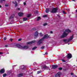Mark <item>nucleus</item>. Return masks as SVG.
I'll use <instances>...</instances> for the list:
<instances>
[{"mask_svg":"<svg viewBox=\"0 0 77 77\" xmlns=\"http://www.w3.org/2000/svg\"><path fill=\"white\" fill-rule=\"evenodd\" d=\"M74 38V35H72V36L70 37V38L68 39H64L63 41L67 43L70 41H71L72 39H73V38Z\"/></svg>","mask_w":77,"mask_h":77,"instance_id":"4","label":"nucleus"},{"mask_svg":"<svg viewBox=\"0 0 77 77\" xmlns=\"http://www.w3.org/2000/svg\"><path fill=\"white\" fill-rule=\"evenodd\" d=\"M23 4L24 5H26V3L25 2H24L23 3Z\"/></svg>","mask_w":77,"mask_h":77,"instance_id":"38","label":"nucleus"},{"mask_svg":"<svg viewBox=\"0 0 77 77\" xmlns=\"http://www.w3.org/2000/svg\"><path fill=\"white\" fill-rule=\"evenodd\" d=\"M23 74H20L18 75V77H21V76H23Z\"/></svg>","mask_w":77,"mask_h":77,"instance_id":"16","label":"nucleus"},{"mask_svg":"<svg viewBox=\"0 0 77 77\" xmlns=\"http://www.w3.org/2000/svg\"><path fill=\"white\" fill-rule=\"evenodd\" d=\"M5 71V69H2L1 70L0 72L1 73H4Z\"/></svg>","mask_w":77,"mask_h":77,"instance_id":"11","label":"nucleus"},{"mask_svg":"<svg viewBox=\"0 0 77 77\" xmlns=\"http://www.w3.org/2000/svg\"><path fill=\"white\" fill-rule=\"evenodd\" d=\"M47 17V15H44L43 16V17H44V18H45V17Z\"/></svg>","mask_w":77,"mask_h":77,"instance_id":"24","label":"nucleus"},{"mask_svg":"<svg viewBox=\"0 0 77 77\" xmlns=\"http://www.w3.org/2000/svg\"><path fill=\"white\" fill-rule=\"evenodd\" d=\"M71 75H73V73H71Z\"/></svg>","mask_w":77,"mask_h":77,"instance_id":"41","label":"nucleus"},{"mask_svg":"<svg viewBox=\"0 0 77 77\" xmlns=\"http://www.w3.org/2000/svg\"><path fill=\"white\" fill-rule=\"evenodd\" d=\"M14 14H13L11 16V18H14Z\"/></svg>","mask_w":77,"mask_h":77,"instance_id":"23","label":"nucleus"},{"mask_svg":"<svg viewBox=\"0 0 77 77\" xmlns=\"http://www.w3.org/2000/svg\"><path fill=\"white\" fill-rule=\"evenodd\" d=\"M36 62L34 63H33V64H34V65H35V64H36Z\"/></svg>","mask_w":77,"mask_h":77,"instance_id":"42","label":"nucleus"},{"mask_svg":"<svg viewBox=\"0 0 77 77\" xmlns=\"http://www.w3.org/2000/svg\"><path fill=\"white\" fill-rule=\"evenodd\" d=\"M41 48H42V49H43L44 48V46H42L41 47Z\"/></svg>","mask_w":77,"mask_h":77,"instance_id":"31","label":"nucleus"},{"mask_svg":"<svg viewBox=\"0 0 77 77\" xmlns=\"http://www.w3.org/2000/svg\"><path fill=\"white\" fill-rule=\"evenodd\" d=\"M67 58L68 59H71L72 57V55L71 54H69L67 55Z\"/></svg>","mask_w":77,"mask_h":77,"instance_id":"8","label":"nucleus"},{"mask_svg":"<svg viewBox=\"0 0 77 77\" xmlns=\"http://www.w3.org/2000/svg\"><path fill=\"white\" fill-rule=\"evenodd\" d=\"M18 10H20V8H18Z\"/></svg>","mask_w":77,"mask_h":77,"instance_id":"43","label":"nucleus"},{"mask_svg":"<svg viewBox=\"0 0 77 77\" xmlns=\"http://www.w3.org/2000/svg\"><path fill=\"white\" fill-rule=\"evenodd\" d=\"M70 32H71V30L69 29H66L65 32H64L62 35L61 36L60 38H63L66 37V36H67V35H68V33H70Z\"/></svg>","mask_w":77,"mask_h":77,"instance_id":"1","label":"nucleus"},{"mask_svg":"<svg viewBox=\"0 0 77 77\" xmlns=\"http://www.w3.org/2000/svg\"><path fill=\"white\" fill-rule=\"evenodd\" d=\"M72 1H73L74 2V1H75V0H72Z\"/></svg>","mask_w":77,"mask_h":77,"instance_id":"49","label":"nucleus"},{"mask_svg":"<svg viewBox=\"0 0 77 77\" xmlns=\"http://www.w3.org/2000/svg\"><path fill=\"white\" fill-rule=\"evenodd\" d=\"M5 0H1L0 1V3H3V2H5Z\"/></svg>","mask_w":77,"mask_h":77,"instance_id":"17","label":"nucleus"},{"mask_svg":"<svg viewBox=\"0 0 77 77\" xmlns=\"http://www.w3.org/2000/svg\"><path fill=\"white\" fill-rule=\"evenodd\" d=\"M42 69H49V67L46 66H42Z\"/></svg>","mask_w":77,"mask_h":77,"instance_id":"6","label":"nucleus"},{"mask_svg":"<svg viewBox=\"0 0 77 77\" xmlns=\"http://www.w3.org/2000/svg\"><path fill=\"white\" fill-rule=\"evenodd\" d=\"M50 33H53V32L52 31H50Z\"/></svg>","mask_w":77,"mask_h":77,"instance_id":"39","label":"nucleus"},{"mask_svg":"<svg viewBox=\"0 0 77 77\" xmlns=\"http://www.w3.org/2000/svg\"><path fill=\"white\" fill-rule=\"evenodd\" d=\"M61 74V72H59L57 73L55 75V77H60V75Z\"/></svg>","mask_w":77,"mask_h":77,"instance_id":"7","label":"nucleus"},{"mask_svg":"<svg viewBox=\"0 0 77 77\" xmlns=\"http://www.w3.org/2000/svg\"><path fill=\"white\" fill-rule=\"evenodd\" d=\"M0 8H2V6H1V5H0Z\"/></svg>","mask_w":77,"mask_h":77,"instance_id":"48","label":"nucleus"},{"mask_svg":"<svg viewBox=\"0 0 77 77\" xmlns=\"http://www.w3.org/2000/svg\"><path fill=\"white\" fill-rule=\"evenodd\" d=\"M36 48H37V47H35L33 48L32 50H35V49H36Z\"/></svg>","mask_w":77,"mask_h":77,"instance_id":"19","label":"nucleus"},{"mask_svg":"<svg viewBox=\"0 0 77 77\" xmlns=\"http://www.w3.org/2000/svg\"><path fill=\"white\" fill-rule=\"evenodd\" d=\"M17 47L23 50H26V49H28V48H29V47L27 46H22L19 45H17Z\"/></svg>","mask_w":77,"mask_h":77,"instance_id":"3","label":"nucleus"},{"mask_svg":"<svg viewBox=\"0 0 77 77\" xmlns=\"http://www.w3.org/2000/svg\"><path fill=\"white\" fill-rule=\"evenodd\" d=\"M62 60L63 62H65V61L64 60Z\"/></svg>","mask_w":77,"mask_h":77,"instance_id":"28","label":"nucleus"},{"mask_svg":"<svg viewBox=\"0 0 77 77\" xmlns=\"http://www.w3.org/2000/svg\"><path fill=\"white\" fill-rule=\"evenodd\" d=\"M13 3L14 4H15V7H17V3L16 2H13Z\"/></svg>","mask_w":77,"mask_h":77,"instance_id":"14","label":"nucleus"},{"mask_svg":"<svg viewBox=\"0 0 77 77\" xmlns=\"http://www.w3.org/2000/svg\"><path fill=\"white\" fill-rule=\"evenodd\" d=\"M46 13H48L49 12V9L47 8L46 9Z\"/></svg>","mask_w":77,"mask_h":77,"instance_id":"15","label":"nucleus"},{"mask_svg":"<svg viewBox=\"0 0 77 77\" xmlns=\"http://www.w3.org/2000/svg\"><path fill=\"white\" fill-rule=\"evenodd\" d=\"M13 40V39H12V38H10V41H11V42H12V40Z\"/></svg>","mask_w":77,"mask_h":77,"instance_id":"30","label":"nucleus"},{"mask_svg":"<svg viewBox=\"0 0 77 77\" xmlns=\"http://www.w3.org/2000/svg\"><path fill=\"white\" fill-rule=\"evenodd\" d=\"M57 68V65H52V68L53 69H55V68Z\"/></svg>","mask_w":77,"mask_h":77,"instance_id":"13","label":"nucleus"},{"mask_svg":"<svg viewBox=\"0 0 77 77\" xmlns=\"http://www.w3.org/2000/svg\"><path fill=\"white\" fill-rule=\"evenodd\" d=\"M38 11L35 12V14H38Z\"/></svg>","mask_w":77,"mask_h":77,"instance_id":"35","label":"nucleus"},{"mask_svg":"<svg viewBox=\"0 0 77 77\" xmlns=\"http://www.w3.org/2000/svg\"><path fill=\"white\" fill-rule=\"evenodd\" d=\"M31 15L30 14H28L27 15V17H30V16H31Z\"/></svg>","mask_w":77,"mask_h":77,"instance_id":"20","label":"nucleus"},{"mask_svg":"<svg viewBox=\"0 0 77 77\" xmlns=\"http://www.w3.org/2000/svg\"><path fill=\"white\" fill-rule=\"evenodd\" d=\"M18 41H21V38H20L18 40Z\"/></svg>","mask_w":77,"mask_h":77,"instance_id":"32","label":"nucleus"},{"mask_svg":"<svg viewBox=\"0 0 77 77\" xmlns=\"http://www.w3.org/2000/svg\"><path fill=\"white\" fill-rule=\"evenodd\" d=\"M27 20V18H23V21H26V20Z\"/></svg>","mask_w":77,"mask_h":77,"instance_id":"18","label":"nucleus"},{"mask_svg":"<svg viewBox=\"0 0 77 77\" xmlns=\"http://www.w3.org/2000/svg\"><path fill=\"white\" fill-rule=\"evenodd\" d=\"M45 54H44V55H45Z\"/></svg>","mask_w":77,"mask_h":77,"instance_id":"53","label":"nucleus"},{"mask_svg":"<svg viewBox=\"0 0 77 77\" xmlns=\"http://www.w3.org/2000/svg\"><path fill=\"white\" fill-rule=\"evenodd\" d=\"M5 6H6V7H8V5H5Z\"/></svg>","mask_w":77,"mask_h":77,"instance_id":"40","label":"nucleus"},{"mask_svg":"<svg viewBox=\"0 0 77 77\" xmlns=\"http://www.w3.org/2000/svg\"><path fill=\"white\" fill-rule=\"evenodd\" d=\"M49 38V36H48V35L46 34V35H45L42 38L40 39L38 42V45H39L40 44H42V41H43V39H45V38Z\"/></svg>","mask_w":77,"mask_h":77,"instance_id":"2","label":"nucleus"},{"mask_svg":"<svg viewBox=\"0 0 77 77\" xmlns=\"http://www.w3.org/2000/svg\"><path fill=\"white\" fill-rule=\"evenodd\" d=\"M63 13L64 14H66L65 13V11H63Z\"/></svg>","mask_w":77,"mask_h":77,"instance_id":"33","label":"nucleus"},{"mask_svg":"<svg viewBox=\"0 0 77 77\" xmlns=\"http://www.w3.org/2000/svg\"><path fill=\"white\" fill-rule=\"evenodd\" d=\"M41 19V17H38L37 18V21H39V20Z\"/></svg>","mask_w":77,"mask_h":77,"instance_id":"21","label":"nucleus"},{"mask_svg":"<svg viewBox=\"0 0 77 77\" xmlns=\"http://www.w3.org/2000/svg\"><path fill=\"white\" fill-rule=\"evenodd\" d=\"M46 63H47V62H46Z\"/></svg>","mask_w":77,"mask_h":77,"instance_id":"50","label":"nucleus"},{"mask_svg":"<svg viewBox=\"0 0 77 77\" xmlns=\"http://www.w3.org/2000/svg\"><path fill=\"white\" fill-rule=\"evenodd\" d=\"M4 41H6V38L5 37L4 38Z\"/></svg>","mask_w":77,"mask_h":77,"instance_id":"29","label":"nucleus"},{"mask_svg":"<svg viewBox=\"0 0 77 77\" xmlns=\"http://www.w3.org/2000/svg\"><path fill=\"white\" fill-rule=\"evenodd\" d=\"M7 75L6 73H5L3 75V77H6Z\"/></svg>","mask_w":77,"mask_h":77,"instance_id":"22","label":"nucleus"},{"mask_svg":"<svg viewBox=\"0 0 77 77\" xmlns=\"http://www.w3.org/2000/svg\"><path fill=\"white\" fill-rule=\"evenodd\" d=\"M7 54H9V53H7Z\"/></svg>","mask_w":77,"mask_h":77,"instance_id":"51","label":"nucleus"},{"mask_svg":"<svg viewBox=\"0 0 77 77\" xmlns=\"http://www.w3.org/2000/svg\"><path fill=\"white\" fill-rule=\"evenodd\" d=\"M41 71H38L37 72L38 74H39V73H41Z\"/></svg>","mask_w":77,"mask_h":77,"instance_id":"27","label":"nucleus"},{"mask_svg":"<svg viewBox=\"0 0 77 77\" xmlns=\"http://www.w3.org/2000/svg\"><path fill=\"white\" fill-rule=\"evenodd\" d=\"M23 15H24V14L22 13H19L18 14V15L19 17H22V16H23Z\"/></svg>","mask_w":77,"mask_h":77,"instance_id":"12","label":"nucleus"},{"mask_svg":"<svg viewBox=\"0 0 77 77\" xmlns=\"http://www.w3.org/2000/svg\"><path fill=\"white\" fill-rule=\"evenodd\" d=\"M38 35V33L37 32H35L34 34L35 38L36 37H37Z\"/></svg>","mask_w":77,"mask_h":77,"instance_id":"10","label":"nucleus"},{"mask_svg":"<svg viewBox=\"0 0 77 77\" xmlns=\"http://www.w3.org/2000/svg\"><path fill=\"white\" fill-rule=\"evenodd\" d=\"M3 54V53L2 52H0V54Z\"/></svg>","mask_w":77,"mask_h":77,"instance_id":"36","label":"nucleus"},{"mask_svg":"<svg viewBox=\"0 0 77 77\" xmlns=\"http://www.w3.org/2000/svg\"><path fill=\"white\" fill-rule=\"evenodd\" d=\"M69 44H70V43H69L68 44V45H69Z\"/></svg>","mask_w":77,"mask_h":77,"instance_id":"47","label":"nucleus"},{"mask_svg":"<svg viewBox=\"0 0 77 77\" xmlns=\"http://www.w3.org/2000/svg\"><path fill=\"white\" fill-rule=\"evenodd\" d=\"M17 0L18 1V2H20V0Z\"/></svg>","mask_w":77,"mask_h":77,"instance_id":"45","label":"nucleus"},{"mask_svg":"<svg viewBox=\"0 0 77 77\" xmlns=\"http://www.w3.org/2000/svg\"><path fill=\"white\" fill-rule=\"evenodd\" d=\"M40 35L41 36H42V33H40Z\"/></svg>","mask_w":77,"mask_h":77,"instance_id":"34","label":"nucleus"},{"mask_svg":"<svg viewBox=\"0 0 77 77\" xmlns=\"http://www.w3.org/2000/svg\"><path fill=\"white\" fill-rule=\"evenodd\" d=\"M59 70H62V68L60 67L58 68Z\"/></svg>","mask_w":77,"mask_h":77,"instance_id":"25","label":"nucleus"},{"mask_svg":"<svg viewBox=\"0 0 77 77\" xmlns=\"http://www.w3.org/2000/svg\"><path fill=\"white\" fill-rule=\"evenodd\" d=\"M45 54H48V53L47 52L45 53Z\"/></svg>","mask_w":77,"mask_h":77,"instance_id":"37","label":"nucleus"},{"mask_svg":"<svg viewBox=\"0 0 77 77\" xmlns=\"http://www.w3.org/2000/svg\"><path fill=\"white\" fill-rule=\"evenodd\" d=\"M5 47H8V45H6Z\"/></svg>","mask_w":77,"mask_h":77,"instance_id":"44","label":"nucleus"},{"mask_svg":"<svg viewBox=\"0 0 77 77\" xmlns=\"http://www.w3.org/2000/svg\"><path fill=\"white\" fill-rule=\"evenodd\" d=\"M9 72H8V74H9Z\"/></svg>","mask_w":77,"mask_h":77,"instance_id":"52","label":"nucleus"},{"mask_svg":"<svg viewBox=\"0 0 77 77\" xmlns=\"http://www.w3.org/2000/svg\"><path fill=\"white\" fill-rule=\"evenodd\" d=\"M75 11L76 12H77V10H76Z\"/></svg>","mask_w":77,"mask_h":77,"instance_id":"46","label":"nucleus"},{"mask_svg":"<svg viewBox=\"0 0 77 77\" xmlns=\"http://www.w3.org/2000/svg\"><path fill=\"white\" fill-rule=\"evenodd\" d=\"M35 41H32L30 42H28L27 44H33V43H34L35 42Z\"/></svg>","mask_w":77,"mask_h":77,"instance_id":"9","label":"nucleus"},{"mask_svg":"<svg viewBox=\"0 0 77 77\" xmlns=\"http://www.w3.org/2000/svg\"><path fill=\"white\" fill-rule=\"evenodd\" d=\"M57 8H54L53 9L51 12L52 13H56V12H57Z\"/></svg>","mask_w":77,"mask_h":77,"instance_id":"5","label":"nucleus"},{"mask_svg":"<svg viewBox=\"0 0 77 77\" xmlns=\"http://www.w3.org/2000/svg\"><path fill=\"white\" fill-rule=\"evenodd\" d=\"M46 25H47V24L46 23H45L43 24V26H46Z\"/></svg>","mask_w":77,"mask_h":77,"instance_id":"26","label":"nucleus"}]
</instances>
